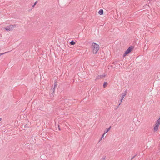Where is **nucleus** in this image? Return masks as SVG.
I'll list each match as a JSON object with an SVG mask.
<instances>
[{
    "label": "nucleus",
    "mask_w": 160,
    "mask_h": 160,
    "mask_svg": "<svg viewBox=\"0 0 160 160\" xmlns=\"http://www.w3.org/2000/svg\"><path fill=\"white\" fill-rule=\"evenodd\" d=\"M91 48L92 50V52L94 54H97L98 51L99 49V45L93 42L92 43Z\"/></svg>",
    "instance_id": "1"
},
{
    "label": "nucleus",
    "mask_w": 160,
    "mask_h": 160,
    "mask_svg": "<svg viewBox=\"0 0 160 160\" xmlns=\"http://www.w3.org/2000/svg\"><path fill=\"white\" fill-rule=\"evenodd\" d=\"M17 24L11 25L8 26L7 27L4 28L5 29L8 31H12L14 28L18 27Z\"/></svg>",
    "instance_id": "2"
},
{
    "label": "nucleus",
    "mask_w": 160,
    "mask_h": 160,
    "mask_svg": "<svg viewBox=\"0 0 160 160\" xmlns=\"http://www.w3.org/2000/svg\"><path fill=\"white\" fill-rule=\"evenodd\" d=\"M133 48L132 46H130L127 49V50L124 53L123 55V57H125L127 54H129L131 51L133 49Z\"/></svg>",
    "instance_id": "3"
},
{
    "label": "nucleus",
    "mask_w": 160,
    "mask_h": 160,
    "mask_svg": "<svg viewBox=\"0 0 160 160\" xmlns=\"http://www.w3.org/2000/svg\"><path fill=\"white\" fill-rule=\"evenodd\" d=\"M160 124V116L159 118L157 120L155 126L154 127V130H158L159 125Z\"/></svg>",
    "instance_id": "4"
},
{
    "label": "nucleus",
    "mask_w": 160,
    "mask_h": 160,
    "mask_svg": "<svg viewBox=\"0 0 160 160\" xmlns=\"http://www.w3.org/2000/svg\"><path fill=\"white\" fill-rule=\"evenodd\" d=\"M106 76L105 75H98L96 78V80L101 79L102 78H104Z\"/></svg>",
    "instance_id": "5"
},
{
    "label": "nucleus",
    "mask_w": 160,
    "mask_h": 160,
    "mask_svg": "<svg viewBox=\"0 0 160 160\" xmlns=\"http://www.w3.org/2000/svg\"><path fill=\"white\" fill-rule=\"evenodd\" d=\"M98 13L100 15H102L103 13V10L102 9H100L98 11Z\"/></svg>",
    "instance_id": "6"
},
{
    "label": "nucleus",
    "mask_w": 160,
    "mask_h": 160,
    "mask_svg": "<svg viewBox=\"0 0 160 160\" xmlns=\"http://www.w3.org/2000/svg\"><path fill=\"white\" fill-rule=\"evenodd\" d=\"M127 89L125 90L124 92L122 93V96L123 97H124L126 95L127 93Z\"/></svg>",
    "instance_id": "7"
},
{
    "label": "nucleus",
    "mask_w": 160,
    "mask_h": 160,
    "mask_svg": "<svg viewBox=\"0 0 160 160\" xmlns=\"http://www.w3.org/2000/svg\"><path fill=\"white\" fill-rule=\"evenodd\" d=\"M108 131H107L106 132L104 133L103 134V135L101 139H102L103 138L105 137L107 135L106 134L108 132Z\"/></svg>",
    "instance_id": "8"
},
{
    "label": "nucleus",
    "mask_w": 160,
    "mask_h": 160,
    "mask_svg": "<svg viewBox=\"0 0 160 160\" xmlns=\"http://www.w3.org/2000/svg\"><path fill=\"white\" fill-rule=\"evenodd\" d=\"M108 85V82H104L103 83V87L104 88H105Z\"/></svg>",
    "instance_id": "9"
},
{
    "label": "nucleus",
    "mask_w": 160,
    "mask_h": 160,
    "mask_svg": "<svg viewBox=\"0 0 160 160\" xmlns=\"http://www.w3.org/2000/svg\"><path fill=\"white\" fill-rule=\"evenodd\" d=\"M57 85H58V84H57V82H55L54 84V88H53V92H54L55 91V88L57 86Z\"/></svg>",
    "instance_id": "10"
},
{
    "label": "nucleus",
    "mask_w": 160,
    "mask_h": 160,
    "mask_svg": "<svg viewBox=\"0 0 160 160\" xmlns=\"http://www.w3.org/2000/svg\"><path fill=\"white\" fill-rule=\"evenodd\" d=\"M70 43L71 45H74L75 44V43L73 41H72L71 42H70Z\"/></svg>",
    "instance_id": "11"
},
{
    "label": "nucleus",
    "mask_w": 160,
    "mask_h": 160,
    "mask_svg": "<svg viewBox=\"0 0 160 160\" xmlns=\"http://www.w3.org/2000/svg\"><path fill=\"white\" fill-rule=\"evenodd\" d=\"M119 104H118V107H117V108H116V109H117L118 108V107H119V106L120 105L121 103H122V102H121V100H120V101H119Z\"/></svg>",
    "instance_id": "12"
},
{
    "label": "nucleus",
    "mask_w": 160,
    "mask_h": 160,
    "mask_svg": "<svg viewBox=\"0 0 160 160\" xmlns=\"http://www.w3.org/2000/svg\"><path fill=\"white\" fill-rule=\"evenodd\" d=\"M124 98V97H123L122 96H121V99H120V100H121V102H122V100H123V99Z\"/></svg>",
    "instance_id": "13"
},
{
    "label": "nucleus",
    "mask_w": 160,
    "mask_h": 160,
    "mask_svg": "<svg viewBox=\"0 0 160 160\" xmlns=\"http://www.w3.org/2000/svg\"><path fill=\"white\" fill-rule=\"evenodd\" d=\"M111 126L109 127V128L106 129V130H110V129L111 128Z\"/></svg>",
    "instance_id": "14"
},
{
    "label": "nucleus",
    "mask_w": 160,
    "mask_h": 160,
    "mask_svg": "<svg viewBox=\"0 0 160 160\" xmlns=\"http://www.w3.org/2000/svg\"><path fill=\"white\" fill-rule=\"evenodd\" d=\"M4 52V53H0V56L6 53L7 52Z\"/></svg>",
    "instance_id": "15"
},
{
    "label": "nucleus",
    "mask_w": 160,
    "mask_h": 160,
    "mask_svg": "<svg viewBox=\"0 0 160 160\" xmlns=\"http://www.w3.org/2000/svg\"><path fill=\"white\" fill-rule=\"evenodd\" d=\"M37 2H38V1H36V2H35V3L34 4H35H35H36L37 3Z\"/></svg>",
    "instance_id": "16"
},
{
    "label": "nucleus",
    "mask_w": 160,
    "mask_h": 160,
    "mask_svg": "<svg viewBox=\"0 0 160 160\" xmlns=\"http://www.w3.org/2000/svg\"><path fill=\"white\" fill-rule=\"evenodd\" d=\"M64 102H66L68 101V100L67 99H66V100H64Z\"/></svg>",
    "instance_id": "17"
},
{
    "label": "nucleus",
    "mask_w": 160,
    "mask_h": 160,
    "mask_svg": "<svg viewBox=\"0 0 160 160\" xmlns=\"http://www.w3.org/2000/svg\"><path fill=\"white\" fill-rule=\"evenodd\" d=\"M35 5L34 4L32 6V7H34V6H35Z\"/></svg>",
    "instance_id": "18"
},
{
    "label": "nucleus",
    "mask_w": 160,
    "mask_h": 160,
    "mask_svg": "<svg viewBox=\"0 0 160 160\" xmlns=\"http://www.w3.org/2000/svg\"><path fill=\"white\" fill-rule=\"evenodd\" d=\"M2 120V118H0V121H1Z\"/></svg>",
    "instance_id": "19"
},
{
    "label": "nucleus",
    "mask_w": 160,
    "mask_h": 160,
    "mask_svg": "<svg viewBox=\"0 0 160 160\" xmlns=\"http://www.w3.org/2000/svg\"><path fill=\"white\" fill-rule=\"evenodd\" d=\"M58 130H60V128H59Z\"/></svg>",
    "instance_id": "20"
}]
</instances>
